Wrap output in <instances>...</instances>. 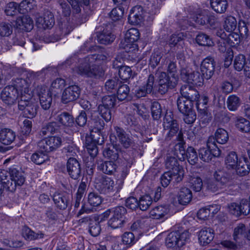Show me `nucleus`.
<instances>
[{
	"instance_id": "obj_20",
	"label": "nucleus",
	"mask_w": 250,
	"mask_h": 250,
	"mask_svg": "<svg viewBox=\"0 0 250 250\" xmlns=\"http://www.w3.org/2000/svg\"><path fill=\"white\" fill-rule=\"evenodd\" d=\"M122 61L123 59L121 58H118L113 62L114 67L119 68V75L123 80H127L129 79L132 75V70L131 68L127 66H122Z\"/></svg>"
},
{
	"instance_id": "obj_21",
	"label": "nucleus",
	"mask_w": 250,
	"mask_h": 250,
	"mask_svg": "<svg viewBox=\"0 0 250 250\" xmlns=\"http://www.w3.org/2000/svg\"><path fill=\"white\" fill-rule=\"evenodd\" d=\"M169 209L166 206H159L152 209L150 216L154 219H166L169 216Z\"/></svg>"
},
{
	"instance_id": "obj_64",
	"label": "nucleus",
	"mask_w": 250,
	"mask_h": 250,
	"mask_svg": "<svg viewBox=\"0 0 250 250\" xmlns=\"http://www.w3.org/2000/svg\"><path fill=\"white\" fill-rule=\"evenodd\" d=\"M116 101V98L114 95L105 96L103 98L102 105L111 108L115 105Z\"/></svg>"
},
{
	"instance_id": "obj_3",
	"label": "nucleus",
	"mask_w": 250,
	"mask_h": 250,
	"mask_svg": "<svg viewBox=\"0 0 250 250\" xmlns=\"http://www.w3.org/2000/svg\"><path fill=\"white\" fill-rule=\"evenodd\" d=\"M167 71L170 76L164 72H160L156 74L158 77V90L162 94L166 93L169 88H173L178 83V77L175 62L170 61L169 62Z\"/></svg>"
},
{
	"instance_id": "obj_1",
	"label": "nucleus",
	"mask_w": 250,
	"mask_h": 250,
	"mask_svg": "<svg viewBox=\"0 0 250 250\" xmlns=\"http://www.w3.org/2000/svg\"><path fill=\"white\" fill-rule=\"evenodd\" d=\"M107 59L106 56L104 54L90 55L81 60L78 66L73 69V71L80 75L86 77L99 79L104 74L103 68L97 63L101 61Z\"/></svg>"
},
{
	"instance_id": "obj_44",
	"label": "nucleus",
	"mask_w": 250,
	"mask_h": 250,
	"mask_svg": "<svg viewBox=\"0 0 250 250\" xmlns=\"http://www.w3.org/2000/svg\"><path fill=\"white\" fill-rule=\"evenodd\" d=\"M224 28L228 32H231L234 31L237 26L236 19L232 16H228L224 21Z\"/></svg>"
},
{
	"instance_id": "obj_8",
	"label": "nucleus",
	"mask_w": 250,
	"mask_h": 250,
	"mask_svg": "<svg viewBox=\"0 0 250 250\" xmlns=\"http://www.w3.org/2000/svg\"><path fill=\"white\" fill-rule=\"evenodd\" d=\"M189 233L187 231H172L169 233L166 239V245L167 247L172 248L175 246L182 247L185 244L189 238Z\"/></svg>"
},
{
	"instance_id": "obj_41",
	"label": "nucleus",
	"mask_w": 250,
	"mask_h": 250,
	"mask_svg": "<svg viewBox=\"0 0 250 250\" xmlns=\"http://www.w3.org/2000/svg\"><path fill=\"white\" fill-rule=\"evenodd\" d=\"M246 229L243 224H239L233 230V237L235 241L246 237Z\"/></svg>"
},
{
	"instance_id": "obj_46",
	"label": "nucleus",
	"mask_w": 250,
	"mask_h": 250,
	"mask_svg": "<svg viewBox=\"0 0 250 250\" xmlns=\"http://www.w3.org/2000/svg\"><path fill=\"white\" fill-rule=\"evenodd\" d=\"M47 153V152H43L39 149V151L32 155L31 159L34 163L41 165L48 159Z\"/></svg>"
},
{
	"instance_id": "obj_34",
	"label": "nucleus",
	"mask_w": 250,
	"mask_h": 250,
	"mask_svg": "<svg viewBox=\"0 0 250 250\" xmlns=\"http://www.w3.org/2000/svg\"><path fill=\"white\" fill-rule=\"evenodd\" d=\"M163 125L166 130H171L174 127V129H179V125L177 121L173 118L171 113H167L164 119Z\"/></svg>"
},
{
	"instance_id": "obj_23",
	"label": "nucleus",
	"mask_w": 250,
	"mask_h": 250,
	"mask_svg": "<svg viewBox=\"0 0 250 250\" xmlns=\"http://www.w3.org/2000/svg\"><path fill=\"white\" fill-rule=\"evenodd\" d=\"M154 82V76L152 75H150L146 85L135 90L136 97L139 98H141L146 96V94L151 93L153 89Z\"/></svg>"
},
{
	"instance_id": "obj_6",
	"label": "nucleus",
	"mask_w": 250,
	"mask_h": 250,
	"mask_svg": "<svg viewBox=\"0 0 250 250\" xmlns=\"http://www.w3.org/2000/svg\"><path fill=\"white\" fill-rule=\"evenodd\" d=\"M140 37L139 30L135 28L128 29L125 35V37L120 43V47L126 52H130L137 46L135 42Z\"/></svg>"
},
{
	"instance_id": "obj_40",
	"label": "nucleus",
	"mask_w": 250,
	"mask_h": 250,
	"mask_svg": "<svg viewBox=\"0 0 250 250\" xmlns=\"http://www.w3.org/2000/svg\"><path fill=\"white\" fill-rule=\"evenodd\" d=\"M214 136L216 142L220 144H226L229 140L228 132L222 128H219L216 130Z\"/></svg>"
},
{
	"instance_id": "obj_4",
	"label": "nucleus",
	"mask_w": 250,
	"mask_h": 250,
	"mask_svg": "<svg viewBox=\"0 0 250 250\" xmlns=\"http://www.w3.org/2000/svg\"><path fill=\"white\" fill-rule=\"evenodd\" d=\"M126 212V210L124 207H117L106 210L102 215L104 218L110 216L108 225L113 229H116L123 226Z\"/></svg>"
},
{
	"instance_id": "obj_19",
	"label": "nucleus",
	"mask_w": 250,
	"mask_h": 250,
	"mask_svg": "<svg viewBox=\"0 0 250 250\" xmlns=\"http://www.w3.org/2000/svg\"><path fill=\"white\" fill-rule=\"evenodd\" d=\"M67 169L72 178L77 179L79 177L81 173L80 165L76 159L72 157L69 158L67 163Z\"/></svg>"
},
{
	"instance_id": "obj_26",
	"label": "nucleus",
	"mask_w": 250,
	"mask_h": 250,
	"mask_svg": "<svg viewBox=\"0 0 250 250\" xmlns=\"http://www.w3.org/2000/svg\"><path fill=\"white\" fill-rule=\"evenodd\" d=\"M192 198V192L189 188L184 187L180 189L178 195V200L180 204L182 205L188 204L191 201Z\"/></svg>"
},
{
	"instance_id": "obj_14",
	"label": "nucleus",
	"mask_w": 250,
	"mask_h": 250,
	"mask_svg": "<svg viewBox=\"0 0 250 250\" xmlns=\"http://www.w3.org/2000/svg\"><path fill=\"white\" fill-rule=\"evenodd\" d=\"M80 94V89L76 85L66 88L62 93V100L64 104L74 101L77 99Z\"/></svg>"
},
{
	"instance_id": "obj_52",
	"label": "nucleus",
	"mask_w": 250,
	"mask_h": 250,
	"mask_svg": "<svg viewBox=\"0 0 250 250\" xmlns=\"http://www.w3.org/2000/svg\"><path fill=\"white\" fill-rule=\"evenodd\" d=\"M196 42L200 45L211 46L213 44L212 40L206 34L201 33L196 37Z\"/></svg>"
},
{
	"instance_id": "obj_7",
	"label": "nucleus",
	"mask_w": 250,
	"mask_h": 250,
	"mask_svg": "<svg viewBox=\"0 0 250 250\" xmlns=\"http://www.w3.org/2000/svg\"><path fill=\"white\" fill-rule=\"evenodd\" d=\"M114 132L110 135V139L113 143L119 142L124 148H127L133 144L132 138L123 128L118 126L114 127Z\"/></svg>"
},
{
	"instance_id": "obj_25",
	"label": "nucleus",
	"mask_w": 250,
	"mask_h": 250,
	"mask_svg": "<svg viewBox=\"0 0 250 250\" xmlns=\"http://www.w3.org/2000/svg\"><path fill=\"white\" fill-rule=\"evenodd\" d=\"M11 170L10 172L3 169L0 170V181L1 184L3 185V187L10 191L15 190V186L13 185L12 182H10Z\"/></svg>"
},
{
	"instance_id": "obj_17",
	"label": "nucleus",
	"mask_w": 250,
	"mask_h": 250,
	"mask_svg": "<svg viewBox=\"0 0 250 250\" xmlns=\"http://www.w3.org/2000/svg\"><path fill=\"white\" fill-rule=\"evenodd\" d=\"M15 26L20 30L29 32L33 28L34 22L29 16L24 15L17 19Z\"/></svg>"
},
{
	"instance_id": "obj_42",
	"label": "nucleus",
	"mask_w": 250,
	"mask_h": 250,
	"mask_svg": "<svg viewBox=\"0 0 250 250\" xmlns=\"http://www.w3.org/2000/svg\"><path fill=\"white\" fill-rule=\"evenodd\" d=\"M35 2L34 0H23L19 5V13L24 14L34 9Z\"/></svg>"
},
{
	"instance_id": "obj_9",
	"label": "nucleus",
	"mask_w": 250,
	"mask_h": 250,
	"mask_svg": "<svg viewBox=\"0 0 250 250\" xmlns=\"http://www.w3.org/2000/svg\"><path fill=\"white\" fill-rule=\"evenodd\" d=\"M62 144L61 137L58 136L46 137L38 142L39 149L43 152L49 153L56 150Z\"/></svg>"
},
{
	"instance_id": "obj_48",
	"label": "nucleus",
	"mask_w": 250,
	"mask_h": 250,
	"mask_svg": "<svg viewBox=\"0 0 250 250\" xmlns=\"http://www.w3.org/2000/svg\"><path fill=\"white\" fill-rule=\"evenodd\" d=\"M152 203L151 197L146 194L141 196L139 199V208L142 210H146Z\"/></svg>"
},
{
	"instance_id": "obj_22",
	"label": "nucleus",
	"mask_w": 250,
	"mask_h": 250,
	"mask_svg": "<svg viewBox=\"0 0 250 250\" xmlns=\"http://www.w3.org/2000/svg\"><path fill=\"white\" fill-rule=\"evenodd\" d=\"M214 238L213 230L210 228H204L199 232V243L203 246L210 243Z\"/></svg>"
},
{
	"instance_id": "obj_61",
	"label": "nucleus",
	"mask_w": 250,
	"mask_h": 250,
	"mask_svg": "<svg viewBox=\"0 0 250 250\" xmlns=\"http://www.w3.org/2000/svg\"><path fill=\"white\" fill-rule=\"evenodd\" d=\"M12 33V27L8 23L1 22L0 23V36L7 37Z\"/></svg>"
},
{
	"instance_id": "obj_37",
	"label": "nucleus",
	"mask_w": 250,
	"mask_h": 250,
	"mask_svg": "<svg viewBox=\"0 0 250 250\" xmlns=\"http://www.w3.org/2000/svg\"><path fill=\"white\" fill-rule=\"evenodd\" d=\"M214 176L215 180L223 186L227 185L231 179L230 174L223 170L216 171Z\"/></svg>"
},
{
	"instance_id": "obj_58",
	"label": "nucleus",
	"mask_w": 250,
	"mask_h": 250,
	"mask_svg": "<svg viewBox=\"0 0 250 250\" xmlns=\"http://www.w3.org/2000/svg\"><path fill=\"white\" fill-rule=\"evenodd\" d=\"M208 101V97L204 96L200 100L199 98L197 101H195L196 103V105L197 109L200 111L201 113H205Z\"/></svg>"
},
{
	"instance_id": "obj_54",
	"label": "nucleus",
	"mask_w": 250,
	"mask_h": 250,
	"mask_svg": "<svg viewBox=\"0 0 250 250\" xmlns=\"http://www.w3.org/2000/svg\"><path fill=\"white\" fill-rule=\"evenodd\" d=\"M88 202L92 207H98L102 202V199L97 193L91 192L88 194Z\"/></svg>"
},
{
	"instance_id": "obj_38",
	"label": "nucleus",
	"mask_w": 250,
	"mask_h": 250,
	"mask_svg": "<svg viewBox=\"0 0 250 250\" xmlns=\"http://www.w3.org/2000/svg\"><path fill=\"white\" fill-rule=\"evenodd\" d=\"M65 85V81L64 79L58 78L54 80L50 87V91L52 94L58 93L61 91Z\"/></svg>"
},
{
	"instance_id": "obj_59",
	"label": "nucleus",
	"mask_w": 250,
	"mask_h": 250,
	"mask_svg": "<svg viewBox=\"0 0 250 250\" xmlns=\"http://www.w3.org/2000/svg\"><path fill=\"white\" fill-rule=\"evenodd\" d=\"M39 99L42 108L44 110L49 109L52 103V95H46L45 96H42Z\"/></svg>"
},
{
	"instance_id": "obj_27",
	"label": "nucleus",
	"mask_w": 250,
	"mask_h": 250,
	"mask_svg": "<svg viewBox=\"0 0 250 250\" xmlns=\"http://www.w3.org/2000/svg\"><path fill=\"white\" fill-rule=\"evenodd\" d=\"M16 138L15 133L11 129L4 128L0 135V141L5 145L11 144Z\"/></svg>"
},
{
	"instance_id": "obj_53",
	"label": "nucleus",
	"mask_w": 250,
	"mask_h": 250,
	"mask_svg": "<svg viewBox=\"0 0 250 250\" xmlns=\"http://www.w3.org/2000/svg\"><path fill=\"white\" fill-rule=\"evenodd\" d=\"M236 126L242 132H248L250 131V122L244 118L238 119L236 123Z\"/></svg>"
},
{
	"instance_id": "obj_24",
	"label": "nucleus",
	"mask_w": 250,
	"mask_h": 250,
	"mask_svg": "<svg viewBox=\"0 0 250 250\" xmlns=\"http://www.w3.org/2000/svg\"><path fill=\"white\" fill-rule=\"evenodd\" d=\"M53 199L58 208L64 209L68 204L69 195L65 192H56L54 194Z\"/></svg>"
},
{
	"instance_id": "obj_43",
	"label": "nucleus",
	"mask_w": 250,
	"mask_h": 250,
	"mask_svg": "<svg viewBox=\"0 0 250 250\" xmlns=\"http://www.w3.org/2000/svg\"><path fill=\"white\" fill-rule=\"evenodd\" d=\"M115 36L111 32L104 30L103 32L98 36V40L100 43L108 44L113 42Z\"/></svg>"
},
{
	"instance_id": "obj_32",
	"label": "nucleus",
	"mask_w": 250,
	"mask_h": 250,
	"mask_svg": "<svg viewBox=\"0 0 250 250\" xmlns=\"http://www.w3.org/2000/svg\"><path fill=\"white\" fill-rule=\"evenodd\" d=\"M192 103L190 101L184 99L183 97H179L177 101L178 108L180 112L187 114L192 109Z\"/></svg>"
},
{
	"instance_id": "obj_2",
	"label": "nucleus",
	"mask_w": 250,
	"mask_h": 250,
	"mask_svg": "<svg viewBox=\"0 0 250 250\" xmlns=\"http://www.w3.org/2000/svg\"><path fill=\"white\" fill-rule=\"evenodd\" d=\"M30 83L27 80L17 78L13 82L12 85L5 87L0 93V98L5 104L11 105L17 100H21V93L23 94L29 92Z\"/></svg>"
},
{
	"instance_id": "obj_56",
	"label": "nucleus",
	"mask_w": 250,
	"mask_h": 250,
	"mask_svg": "<svg viewBox=\"0 0 250 250\" xmlns=\"http://www.w3.org/2000/svg\"><path fill=\"white\" fill-rule=\"evenodd\" d=\"M129 92V88L126 84H121L117 90V98L120 101L125 100Z\"/></svg>"
},
{
	"instance_id": "obj_10",
	"label": "nucleus",
	"mask_w": 250,
	"mask_h": 250,
	"mask_svg": "<svg viewBox=\"0 0 250 250\" xmlns=\"http://www.w3.org/2000/svg\"><path fill=\"white\" fill-rule=\"evenodd\" d=\"M165 165L166 168L168 169V172L172 173L175 182L181 181L184 177V171L177 159L175 157L167 156Z\"/></svg>"
},
{
	"instance_id": "obj_15",
	"label": "nucleus",
	"mask_w": 250,
	"mask_h": 250,
	"mask_svg": "<svg viewBox=\"0 0 250 250\" xmlns=\"http://www.w3.org/2000/svg\"><path fill=\"white\" fill-rule=\"evenodd\" d=\"M180 93L182 95L181 97L192 102L197 101L200 97L198 91L192 86L188 84L182 85Z\"/></svg>"
},
{
	"instance_id": "obj_39",
	"label": "nucleus",
	"mask_w": 250,
	"mask_h": 250,
	"mask_svg": "<svg viewBox=\"0 0 250 250\" xmlns=\"http://www.w3.org/2000/svg\"><path fill=\"white\" fill-rule=\"evenodd\" d=\"M22 235L26 240H32L42 238L43 234L42 233H35L27 227H24L22 229Z\"/></svg>"
},
{
	"instance_id": "obj_60",
	"label": "nucleus",
	"mask_w": 250,
	"mask_h": 250,
	"mask_svg": "<svg viewBox=\"0 0 250 250\" xmlns=\"http://www.w3.org/2000/svg\"><path fill=\"white\" fill-rule=\"evenodd\" d=\"M109 107L100 105L98 107V110L100 114L106 122H109L111 119V113Z\"/></svg>"
},
{
	"instance_id": "obj_47",
	"label": "nucleus",
	"mask_w": 250,
	"mask_h": 250,
	"mask_svg": "<svg viewBox=\"0 0 250 250\" xmlns=\"http://www.w3.org/2000/svg\"><path fill=\"white\" fill-rule=\"evenodd\" d=\"M190 188L195 192L200 191L203 188V181L199 176L191 177L189 179Z\"/></svg>"
},
{
	"instance_id": "obj_30",
	"label": "nucleus",
	"mask_w": 250,
	"mask_h": 250,
	"mask_svg": "<svg viewBox=\"0 0 250 250\" xmlns=\"http://www.w3.org/2000/svg\"><path fill=\"white\" fill-rule=\"evenodd\" d=\"M187 73L186 71L184 70L183 72V81L188 83L194 84L196 85H200L203 82V78L200 76V74L197 71H193L191 75L189 78L187 77Z\"/></svg>"
},
{
	"instance_id": "obj_49",
	"label": "nucleus",
	"mask_w": 250,
	"mask_h": 250,
	"mask_svg": "<svg viewBox=\"0 0 250 250\" xmlns=\"http://www.w3.org/2000/svg\"><path fill=\"white\" fill-rule=\"evenodd\" d=\"M186 151L184 144L179 143L176 144L174 148V154L181 161L186 159Z\"/></svg>"
},
{
	"instance_id": "obj_18",
	"label": "nucleus",
	"mask_w": 250,
	"mask_h": 250,
	"mask_svg": "<svg viewBox=\"0 0 250 250\" xmlns=\"http://www.w3.org/2000/svg\"><path fill=\"white\" fill-rule=\"evenodd\" d=\"M144 19V11L143 7L137 5L133 7L130 10L128 20L130 23L132 24H140Z\"/></svg>"
},
{
	"instance_id": "obj_29",
	"label": "nucleus",
	"mask_w": 250,
	"mask_h": 250,
	"mask_svg": "<svg viewBox=\"0 0 250 250\" xmlns=\"http://www.w3.org/2000/svg\"><path fill=\"white\" fill-rule=\"evenodd\" d=\"M55 119L59 124L64 126H71L74 124L73 117L67 112H62L58 114Z\"/></svg>"
},
{
	"instance_id": "obj_57",
	"label": "nucleus",
	"mask_w": 250,
	"mask_h": 250,
	"mask_svg": "<svg viewBox=\"0 0 250 250\" xmlns=\"http://www.w3.org/2000/svg\"><path fill=\"white\" fill-rule=\"evenodd\" d=\"M5 13L7 16L16 15L19 13V5L15 2H9L6 6Z\"/></svg>"
},
{
	"instance_id": "obj_16",
	"label": "nucleus",
	"mask_w": 250,
	"mask_h": 250,
	"mask_svg": "<svg viewBox=\"0 0 250 250\" xmlns=\"http://www.w3.org/2000/svg\"><path fill=\"white\" fill-rule=\"evenodd\" d=\"M55 21L53 14L50 11L45 12L43 16L37 19L36 23L39 28H50L54 24Z\"/></svg>"
},
{
	"instance_id": "obj_33",
	"label": "nucleus",
	"mask_w": 250,
	"mask_h": 250,
	"mask_svg": "<svg viewBox=\"0 0 250 250\" xmlns=\"http://www.w3.org/2000/svg\"><path fill=\"white\" fill-rule=\"evenodd\" d=\"M98 167L103 173L111 175L116 171L117 167L116 164L113 161L111 160L102 162L99 165Z\"/></svg>"
},
{
	"instance_id": "obj_5",
	"label": "nucleus",
	"mask_w": 250,
	"mask_h": 250,
	"mask_svg": "<svg viewBox=\"0 0 250 250\" xmlns=\"http://www.w3.org/2000/svg\"><path fill=\"white\" fill-rule=\"evenodd\" d=\"M18 107L20 110L23 111L24 115L27 118H33L37 115V102L29 92L25 94L21 93V100L18 101Z\"/></svg>"
},
{
	"instance_id": "obj_62",
	"label": "nucleus",
	"mask_w": 250,
	"mask_h": 250,
	"mask_svg": "<svg viewBox=\"0 0 250 250\" xmlns=\"http://www.w3.org/2000/svg\"><path fill=\"white\" fill-rule=\"evenodd\" d=\"M151 112L153 118L155 120H158L160 118L162 109L160 104L157 102H154L152 103L151 105Z\"/></svg>"
},
{
	"instance_id": "obj_63",
	"label": "nucleus",
	"mask_w": 250,
	"mask_h": 250,
	"mask_svg": "<svg viewBox=\"0 0 250 250\" xmlns=\"http://www.w3.org/2000/svg\"><path fill=\"white\" fill-rule=\"evenodd\" d=\"M124 15V10L122 7H118L112 9L110 13V18L114 21L119 20Z\"/></svg>"
},
{
	"instance_id": "obj_51",
	"label": "nucleus",
	"mask_w": 250,
	"mask_h": 250,
	"mask_svg": "<svg viewBox=\"0 0 250 250\" xmlns=\"http://www.w3.org/2000/svg\"><path fill=\"white\" fill-rule=\"evenodd\" d=\"M241 39H242L239 34L231 32L228 35L226 41V42L230 46H234L240 43Z\"/></svg>"
},
{
	"instance_id": "obj_28",
	"label": "nucleus",
	"mask_w": 250,
	"mask_h": 250,
	"mask_svg": "<svg viewBox=\"0 0 250 250\" xmlns=\"http://www.w3.org/2000/svg\"><path fill=\"white\" fill-rule=\"evenodd\" d=\"M237 174L244 176L247 174L250 170L247 158H240L236 167L234 169Z\"/></svg>"
},
{
	"instance_id": "obj_13",
	"label": "nucleus",
	"mask_w": 250,
	"mask_h": 250,
	"mask_svg": "<svg viewBox=\"0 0 250 250\" xmlns=\"http://www.w3.org/2000/svg\"><path fill=\"white\" fill-rule=\"evenodd\" d=\"M215 62L213 58L208 57L202 62L200 69L203 76L207 80H208L214 74Z\"/></svg>"
},
{
	"instance_id": "obj_31",
	"label": "nucleus",
	"mask_w": 250,
	"mask_h": 250,
	"mask_svg": "<svg viewBox=\"0 0 250 250\" xmlns=\"http://www.w3.org/2000/svg\"><path fill=\"white\" fill-rule=\"evenodd\" d=\"M10 180V182H12L13 185L15 186V189L17 186H21L25 181V178L22 173L16 168L11 169Z\"/></svg>"
},
{
	"instance_id": "obj_35",
	"label": "nucleus",
	"mask_w": 250,
	"mask_h": 250,
	"mask_svg": "<svg viewBox=\"0 0 250 250\" xmlns=\"http://www.w3.org/2000/svg\"><path fill=\"white\" fill-rule=\"evenodd\" d=\"M236 153L234 151L229 152L225 158V165L229 169H233L236 167L239 162Z\"/></svg>"
},
{
	"instance_id": "obj_12",
	"label": "nucleus",
	"mask_w": 250,
	"mask_h": 250,
	"mask_svg": "<svg viewBox=\"0 0 250 250\" xmlns=\"http://www.w3.org/2000/svg\"><path fill=\"white\" fill-rule=\"evenodd\" d=\"M215 147L216 143L214 138H209L207 142V147L201 148L199 150L200 158L204 162H208L214 156L219 155L220 154L219 150H217L218 153L214 154L211 151V150H213Z\"/></svg>"
},
{
	"instance_id": "obj_11",
	"label": "nucleus",
	"mask_w": 250,
	"mask_h": 250,
	"mask_svg": "<svg viewBox=\"0 0 250 250\" xmlns=\"http://www.w3.org/2000/svg\"><path fill=\"white\" fill-rule=\"evenodd\" d=\"M95 184V188L102 193L111 194L116 190L115 182L111 177L103 176L97 179Z\"/></svg>"
},
{
	"instance_id": "obj_45",
	"label": "nucleus",
	"mask_w": 250,
	"mask_h": 250,
	"mask_svg": "<svg viewBox=\"0 0 250 250\" xmlns=\"http://www.w3.org/2000/svg\"><path fill=\"white\" fill-rule=\"evenodd\" d=\"M227 104L229 110L235 111L240 105V99L236 96L232 95L228 97Z\"/></svg>"
},
{
	"instance_id": "obj_36",
	"label": "nucleus",
	"mask_w": 250,
	"mask_h": 250,
	"mask_svg": "<svg viewBox=\"0 0 250 250\" xmlns=\"http://www.w3.org/2000/svg\"><path fill=\"white\" fill-rule=\"evenodd\" d=\"M212 8L216 12L224 13L228 7L227 0H210Z\"/></svg>"
},
{
	"instance_id": "obj_55",
	"label": "nucleus",
	"mask_w": 250,
	"mask_h": 250,
	"mask_svg": "<svg viewBox=\"0 0 250 250\" xmlns=\"http://www.w3.org/2000/svg\"><path fill=\"white\" fill-rule=\"evenodd\" d=\"M247 61L245 56L242 54L236 56L234 61V66L237 71H241L244 68Z\"/></svg>"
},
{
	"instance_id": "obj_50",
	"label": "nucleus",
	"mask_w": 250,
	"mask_h": 250,
	"mask_svg": "<svg viewBox=\"0 0 250 250\" xmlns=\"http://www.w3.org/2000/svg\"><path fill=\"white\" fill-rule=\"evenodd\" d=\"M186 158L191 165H194L198 161V156L195 149L191 147H188L186 152Z\"/></svg>"
}]
</instances>
